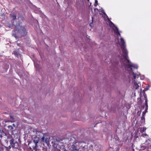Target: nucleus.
Listing matches in <instances>:
<instances>
[{
	"instance_id": "obj_25",
	"label": "nucleus",
	"mask_w": 151,
	"mask_h": 151,
	"mask_svg": "<svg viewBox=\"0 0 151 151\" xmlns=\"http://www.w3.org/2000/svg\"><path fill=\"white\" fill-rule=\"evenodd\" d=\"M10 118L11 119H12V120L14 119V117L12 116H10Z\"/></svg>"
},
{
	"instance_id": "obj_24",
	"label": "nucleus",
	"mask_w": 151,
	"mask_h": 151,
	"mask_svg": "<svg viewBox=\"0 0 151 151\" xmlns=\"http://www.w3.org/2000/svg\"><path fill=\"white\" fill-rule=\"evenodd\" d=\"M146 136H147V134H142V136L143 137H145Z\"/></svg>"
},
{
	"instance_id": "obj_17",
	"label": "nucleus",
	"mask_w": 151,
	"mask_h": 151,
	"mask_svg": "<svg viewBox=\"0 0 151 151\" xmlns=\"http://www.w3.org/2000/svg\"><path fill=\"white\" fill-rule=\"evenodd\" d=\"M7 147H4V148H2L0 151H6Z\"/></svg>"
},
{
	"instance_id": "obj_3",
	"label": "nucleus",
	"mask_w": 151,
	"mask_h": 151,
	"mask_svg": "<svg viewBox=\"0 0 151 151\" xmlns=\"http://www.w3.org/2000/svg\"><path fill=\"white\" fill-rule=\"evenodd\" d=\"M7 137V139L4 140V141L7 145L9 143L12 147L13 148V151H19V149H18V142L15 141L14 139L11 138L10 136Z\"/></svg>"
},
{
	"instance_id": "obj_34",
	"label": "nucleus",
	"mask_w": 151,
	"mask_h": 151,
	"mask_svg": "<svg viewBox=\"0 0 151 151\" xmlns=\"http://www.w3.org/2000/svg\"><path fill=\"white\" fill-rule=\"evenodd\" d=\"M92 20H93V17H92Z\"/></svg>"
},
{
	"instance_id": "obj_33",
	"label": "nucleus",
	"mask_w": 151,
	"mask_h": 151,
	"mask_svg": "<svg viewBox=\"0 0 151 151\" xmlns=\"http://www.w3.org/2000/svg\"><path fill=\"white\" fill-rule=\"evenodd\" d=\"M88 1H89V0H87Z\"/></svg>"
},
{
	"instance_id": "obj_22",
	"label": "nucleus",
	"mask_w": 151,
	"mask_h": 151,
	"mask_svg": "<svg viewBox=\"0 0 151 151\" xmlns=\"http://www.w3.org/2000/svg\"><path fill=\"white\" fill-rule=\"evenodd\" d=\"M43 136L41 138V139L42 141H44L45 140V137L44 136V135L43 134Z\"/></svg>"
},
{
	"instance_id": "obj_8",
	"label": "nucleus",
	"mask_w": 151,
	"mask_h": 151,
	"mask_svg": "<svg viewBox=\"0 0 151 151\" xmlns=\"http://www.w3.org/2000/svg\"><path fill=\"white\" fill-rule=\"evenodd\" d=\"M79 142L74 141L73 143V144L72 145H75V147H76L78 148V147H79Z\"/></svg>"
},
{
	"instance_id": "obj_7",
	"label": "nucleus",
	"mask_w": 151,
	"mask_h": 151,
	"mask_svg": "<svg viewBox=\"0 0 151 151\" xmlns=\"http://www.w3.org/2000/svg\"><path fill=\"white\" fill-rule=\"evenodd\" d=\"M75 145H72L69 151H79V149L75 147Z\"/></svg>"
},
{
	"instance_id": "obj_2",
	"label": "nucleus",
	"mask_w": 151,
	"mask_h": 151,
	"mask_svg": "<svg viewBox=\"0 0 151 151\" xmlns=\"http://www.w3.org/2000/svg\"><path fill=\"white\" fill-rule=\"evenodd\" d=\"M27 33L24 27L19 25L15 26V30L13 31L12 35L17 38L26 35Z\"/></svg>"
},
{
	"instance_id": "obj_5",
	"label": "nucleus",
	"mask_w": 151,
	"mask_h": 151,
	"mask_svg": "<svg viewBox=\"0 0 151 151\" xmlns=\"http://www.w3.org/2000/svg\"><path fill=\"white\" fill-rule=\"evenodd\" d=\"M109 25L111 27H113V29L114 30V32L117 34L118 36H120V34L119 32H121L119 31L118 28L110 21H109Z\"/></svg>"
},
{
	"instance_id": "obj_23",
	"label": "nucleus",
	"mask_w": 151,
	"mask_h": 151,
	"mask_svg": "<svg viewBox=\"0 0 151 151\" xmlns=\"http://www.w3.org/2000/svg\"><path fill=\"white\" fill-rule=\"evenodd\" d=\"M145 111L143 112L142 113V116H144H144H145Z\"/></svg>"
},
{
	"instance_id": "obj_1",
	"label": "nucleus",
	"mask_w": 151,
	"mask_h": 151,
	"mask_svg": "<svg viewBox=\"0 0 151 151\" xmlns=\"http://www.w3.org/2000/svg\"><path fill=\"white\" fill-rule=\"evenodd\" d=\"M120 40L119 44L120 45L122 51V57L120 59V61L123 66L125 67L126 70L129 72L131 78L134 81L133 88L134 89H137L139 87L141 84L139 82L136 81V80L138 78L140 73L138 72L134 73L132 68L137 69L138 67V66L132 63L128 59V52L126 48L125 42L122 37H121Z\"/></svg>"
},
{
	"instance_id": "obj_6",
	"label": "nucleus",
	"mask_w": 151,
	"mask_h": 151,
	"mask_svg": "<svg viewBox=\"0 0 151 151\" xmlns=\"http://www.w3.org/2000/svg\"><path fill=\"white\" fill-rule=\"evenodd\" d=\"M143 95L144 96V99L145 100V105L146 106V109H147V96L145 94V93H143Z\"/></svg>"
},
{
	"instance_id": "obj_21",
	"label": "nucleus",
	"mask_w": 151,
	"mask_h": 151,
	"mask_svg": "<svg viewBox=\"0 0 151 151\" xmlns=\"http://www.w3.org/2000/svg\"><path fill=\"white\" fill-rule=\"evenodd\" d=\"M146 142L148 144H149L150 143V140L149 139H147L146 141Z\"/></svg>"
},
{
	"instance_id": "obj_15",
	"label": "nucleus",
	"mask_w": 151,
	"mask_h": 151,
	"mask_svg": "<svg viewBox=\"0 0 151 151\" xmlns=\"http://www.w3.org/2000/svg\"><path fill=\"white\" fill-rule=\"evenodd\" d=\"M8 127V128L10 130H14V128L13 127V126H11V125L9 126Z\"/></svg>"
},
{
	"instance_id": "obj_9",
	"label": "nucleus",
	"mask_w": 151,
	"mask_h": 151,
	"mask_svg": "<svg viewBox=\"0 0 151 151\" xmlns=\"http://www.w3.org/2000/svg\"><path fill=\"white\" fill-rule=\"evenodd\" d=\"M13 147H12L11 145L10 144V145L6 148V151H13Z\"/></svg>"
},
{
	"instance_id": "obj_28",
	"label": "nucleus",
	"mask_w": 151,
	"mask_h": 151,
	"mask_svg": "<svg viewBox=\"0 0 151 151\" xmlns=\"http://www.w3.org/2000/svg\"><path fill=\"white\" fill-rule=\"evenodd\" d=\"M0 137H1V138H2V136L1 135V134H0Z\"/></svg>"
},
{
	"instance_id": "obj_11",
	"label": "nucleus",
	"mask_w": 151,
	"mask_h": 151,
	"mask_svg": "<svg viewBox=\"0 0 151 151\" xmlns=\"http://www.w3.org/2000/svg\"><path fill=\"white\" fill-rule=\"evenodd\" d=\"M11 16L12 20H15L16 19L17 15L16 14L13 13L11 15Z\"/></svg>"
},
{
	"instance_id": "obj_14",
	"label": "nucleus",
	"mask_w": 151,
	"mask_h": 151,
	"mask_svg": "<svg viewBox=\"0 0 151 151\" xmlns=\"http://www.w3.org/2000/svg\"><path fill=\"white\" fill-rule=\"evenodd\" d=\"M85 143L84 142H79V147H83V145Z\"/></svg>"
},
{
	"instance_id": "obj_26",
	"label": "nucleus",
	"mask_w": 151,
	"mask_h": 151,
	"mask_svg": "<svg viewBox=\"0 0 151 151\" xmlns=\"http://www.w3.org/2000/svg\"><path fill=\"white\" fill-rule=\"evenodd\" d=\"M137 113L138 114V115L139 114V115H140V114H141V112H139V111H138L137 112Z\"/></svg>"
},
{
	"instance_id": "obj_4",
	"label": "nucleus",
	"mask_w": 151,
	"mask_h": 151,
	"mask_svg": "<svg viewBox=\"0 0 151 151\" xmlns=\"http://www.w3.org/2000/svg\"><path fill=\"white\" fill-rule=\"evenodd\" d=\"M39 139V137L37 136H35L32 138V141L29 144V145L31 149H33L34 151H36L35 149L37 147Z\"/></svg>"
},
{
	"instance_id": "obj_18",
	"label": "nucleus",
	"mask_w": 151,
	"mask_h": 151,
	"mask_svg": "<svg viewBox=\"0 0 151 151\" xmlns=\"http://www.w3.org/2000/svg\"><path fill=\"white\" fill-rule=\"evenodd\" d=\"M3 148H4V146L2 145L1 144H0V151Z\"/></svg>"
},
{
	"instance_id": "obj_13",
	"label": "nucleus",
	"mask_w": 151,
	"mask_h": 151,
	"mask_svg": "<svg viewBox=\"0 0 151 151\" xmlns=\"http://www.w3.org/2000/svg\"><path fill=\"white\" fill-rule=\"evenodd\" d=\"M13 54H14L15 56H18L19 54L18 50L14 51Z\"/></svg>"
},
{
	"instance_id": "obj_19",
	"label": "nucleus",
	"mask_w": 151,
	"mask_h": 151,
	"mask_svg": "<svg viewBox=\"0 0 151 151\" xmlns=\"http://www.w3.org/2000/svg\"><path fill=\"white\" fill-rule=\"evenodd\" d=\"M12 126H13L14 130H15L16 129V125H15L14 124H13Z\"/></svg>"
},
{
	"instance_id": "obj_30",
	"label": "nucleus",
	"mask_w": 151,
	"mask_h": 151,
	"mask_svg": "<svg viewBox=\"0 0 151 151\" xmlns=\"http://www.w3.org/2000/svg\"><path fill=\"white\" fill-rule=\"evenodd\" d=\"M108 20L109 21H110L109 19V18L108 17Z\"/></svg>"
},
{
	"instance_id": "obj_35",
	"label": "nucleus",
	"mask_w": 151,
	"mask_h": 151,
	"mask_svg": "<svg viewBox=\"0 0 151 151\" xmlns=\"http://www.w3.org/2000/svg\"><path fill=\"white\" fill-rule=\"evenodd\" d=\"M17 45H19V44L18 43H17Z\"/></svg>"
},
{
	"instance_id": "obj_27",
	"label": "nucleus",
	"mask_w": 151,
	"mask_h": 151,
	"mask_svg": "<svg viewBox=\"0 0 151 151\" xmlns=\"http://www.w3.org/2000/svg\"><path fill=\"white\" fill-rule=\"evenodd\" d=\"M146 130V129H144V128H143L142 130H141V131H142L143 132L145 131Z\"/></svg>"
},
{
	"instance_id": "obj_31",
	"label": "nucleus",
	"mask_w": 151,
	"mask_h": 151,
	"mask_svg": "<svg viewBox=\"0 0 151 151\" xmlns=\"http://www.w3.org/2000/svg\"><path fill=\"white\" fill-rule=\"evenodd\" d=\"M91 23H90V26H91Z\"/></svg>"
},
{
	"instance_id": "obj_10",
	"label": "nucleus",
	"mask_w": 151,
	"mask_h": 151,
	"mask_svg": "<svg viewBox=\"0 0 151 151\" xmlns=\"http://www.w3.org/2000/svg\"><path fill=\"white\" fill-rule=\"evenodd\" d=\"M60 147V149L58 150V151H67L64 148V146L63 145H61Z\"/></svg>"
},
{
	"instance_id": "obj_29",
	"label": "nucleus",
	"mask_w": 151,
	"mask_h": 151,
	"mask_svg": "<svg viewBox=\"0 0 151 151\" xmlns=\"http://www.w3.org/2000/svg\"><path fill=\"white\" fill-rule=\"evenodd\" d=\"M118 62H116V65L117 64H118Z\"/></svg>"
},
{
	"instance_id": "obj_20",
	"label": "nucleus",
	"mask_w": 151,
	"mask_h": 151,
	"mask_svg": "<svg viewBox=\"0 0 151 151\" xmlns=\"http://www.w3.org/2000/svg\"><path fill=\"white\" fill-rule=\"evenodd\" d=\"M141 148L144 150L146 148V147L144 146H141Z\"/></svg>"
},
{
	"instance_id": "obj_12",
	"label": "nucleus",
	"mask_w": 151,
	"mask_h": 151,
	"mask_svg": "<svg viewBox=\"0 0 151 151\" xmlns=\"http://www.w3.org/2000/svg\"><path fill=\"white\" fill-rule=\"evenodd\" d=\"M145 122V118L144 116H142L141 118V120L140 122L142 124H144Z\"/></svg>"
},
{
	"instance_id": "obj_16",
	"label": "nucleus",
	"mask_w": 151,
	"mask_h": 151,
	"mask_svg": "<svg viewBox=\"0 0 151 151\" xmlns=\"http://www.w3.org/2000/svg\"><path fill=\"white\" fill-rule=\"evenodd\" d=\"M95 2L94 6H95L96 7L97 6V5H98V1L97 0H95Z\"/></svg>"
},
{
	"instance_id": "obj_32",
	"label": "nucleus",
	"mask_w": 151,
	"mask_h": 151,
	"mask_svg": "<svg viewBox=\"0 0 151 151\" xmlns=\"http://www.w3.org/2000/svg\"><path fill=\"white\" fill-rule=\"evenodd\" d=\"M45 142H46V143H47V142H46V140H45Z\"/></svg>"
}]
</instances>
